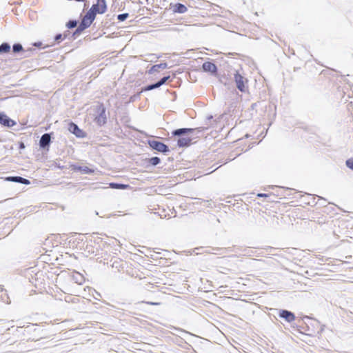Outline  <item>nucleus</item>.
Listing matches in <instances>:
<instances>
[{
    "label": "nucleus",
    "instance_id": "9b49d317",
    "mask_svg": "<svg viewBox=\"0 0 353 353\" xmlns=\"http://www.w3.org/2000/svg\"><path fill=\"white\" fill-rule=\"evenodd\" d=\"M170 6L172 7V11L174 13H185L188 10L187 7L180 3H176L174 5L170 4Z\"/></svg>",
    "mask_w": 353,
    "mask_h": 353
},
{
    "label": "nucleus",
    "instance_id": "9d476101",
    "mask_svg": "<svg viewBox=\"0 0 353 353\" xmlns=\"http://www.w3.org/2000/svg\"><path fill=\"white\" fill-rule=\"evenodd\" d=\"M169 79H170V76L165 77L162 78L157 83L152 84V85H150L145 87L143 89V90L144 91H148V90H153L154 88H157L160 87L161 85H162L163 84H164Z\"/></svg>",
    "mask_w": 353,
    "mask_h": 353
},
{
    "label": "nucleus",
    "instance_id": "bb28decb",
    "mask_svg": "<svg viewBox=\"0 0 353 353\" xmlns=\"http://www.w3.org/2000/svg\"><path fill=\"white\" fill-rule=\"evenodd\" d=\"M257 196L258 197H268V196H269V195L267 194L259 193L257 194Z\"/></svg>",
    "mask_w": 353,
    "mask_h": 353
},
{
    "label": "nucleus",
    "instance_id": "dca6fc26",
    "mask_svg": "<svg viewBox=\"0 0 353 353\" xmlns=\"http://www.w3.org/2000/svg\"><path fill=\"white\" fill-rule=\"evenodd\" d=\"M192 131H193V129H192V128H181V129H178V130H176L175 131H174L173 134L179 136L182 134H185L186 132H191Z\"/></svg>",
    "mask_w": 353,
    "mask_h": 353
},
{
    "label": "nucleus",
    "instance_id": "a878e982",
    "mask_svg": "<svg viewBox=\"0 0 353 353\" xmlns=\"http://www.w3.org/2000/svg\"><path fill=\"white\" fill-rule=\"evenodd\" d=\"M79 170L83 171L85 173H91L92 171L88 168V167H85L83 169H81V168H79Z\"/></svg>",
    "mask_w": 353,
    "mask_h": 353
},
{
    "label": "nucleus",
    "instance_id": "4468645a",
    "mask_svg": "<svg viewBox=\"0 0 353 353\" xmlns=\"http://www.w3.org/2000/svg\"><path fill=\"white\" fill-rule=\"evenodd\" d=\"M192 139L189 137H181L178 139V145L179 147L188 146L191 143Z\"/></svg>",
    "mask_w": 353,
    "mask_h": 353
},
{
    "label": "nucleus",
    "instance_id": "39448f33",
    "mask_svg": "<svg viewBox=\"0 0 353 353\" xmlns=\"http://www.w3.org/2000/svg\"><path fill=\"white\" fill-rule=\"evenodd\" d=\"M149 144L152 148L158 152H167L168 151V147L162 142L158 141H151L149 142Z\"/></svg>",
    "mask_w": 353,
    "mask_h": 353
},
{
    "label": "nucleus",
    "instance_id": "f3484780",
    "mask_svg": "<svg viewBox=\"0 0 353 353\" xmlns=\"http://www.w3.org/2000/svg\"><path fill=\"white\" fill-rule=\"evenodd\" d=\"M10 50V46L7 43H3L0 46V52L1 53H6L8 52Z\"/></svg>",
    "mask_w": 353,
    "mask_h": 353
},
{
    "label": "nucleus",
    "instance_id": "f8f14e48",
    "mask_svg": "<svg viewBox=\"0 0 353 353\" xmlns=\"http://www.w3.org/2000/svg\"><path fill=\"white\" fill-rule=\"evenodd\" d=\"M6 180L9 181L21 183L25 185H29L30 183L29 180L21 176H9L6 178Z\"/></svg>",
    "mask_w": 353,
    "mask_h": 353
},
{
    "label": "nucleus",
    "instance_id": "ddd939ff",
    "mask_svg": "<svg viewBox=\"0 0 353 353\" xmlns=\"http://www.w3.org/2000/svg\"><path fill=\"white\" fill-rule=\"evenodd\" d=\"M50 142V135L49 134H44L42 135L39 144L41 148H45L48 145Z\"/></svg>",
    "mask_w": 353,
    "mask_h": 353
},
{
    "label": "nucleus",
    "instance_id": "2eb2a0df",
    "mask_svg": "<svg viewBox=\"0 0 353 353\" xmlns=\"http://www.w3.org/2000/svg\"><path fill=\"white\" fill-rule=\"evenodd\" d=\"M73 280L78 284L81 285L84 283L85 279L82 274L79 272H75L72 275Z\"/></svg>",
    "mask_w": 353,
    "mask_h": 353
},
{
    "label": "nucleus",
    "instance_id": "1a4fd4ad",
    "mask_svg": "<svg viewBox=\"0 0 353 353\" xmlns=\"http://www.w3.org/2000/svg\"><path fill=\"white\" fill-rule=\"evenodd\" d=\"M279 316L285 319L288 322H292L295 320L294 314L288 310H281L279 313Z\"/></svg>",
    "mask_w": 353,
    "mask_h": 353
},
{
    "label": "nucleus",
    "instance_id": "7ed1b4c3",
    "mask_svg": "<svg viewBox=\"0 0 353 353\" xmlns=\"http://www.w3.org/2000/svg\"><path fill=\"white\" fill-rule=\"evenodd\" d=\"M234 81L236 83L237 88L242 92H245L247 90L248 80L243 77L239 72H236L234 75Z\"/></svg>",
    "mask_w": 353,
    "mask_h": 353
},
{
    "label": "nucleus",
    "instance_id": "aec40b11",
    "mask_svg": "<svg viewBox=\"0 0 353 353\" xmlns=\"http://www.w3.org/2000/svg\"><path fill=\"white\" fill-rule=\"evenodd\" d=\"M12 49L14 52H19L23 50V47L21 44L17 43L13 46Z\"/></svg>",
    "mask_w": 353,
    "mask_h": 353
},
{
    "label": "nucleus",
    "instance_id": "c85d7f7f",
    "mask_svg": "<svg viewBox=\"0 0 353 353\" xmlns=\"http://www.w3.org/2000/svg\"><path fill=\"white\" fill-rule=\"evenodd\" d=\"M21 149H23L25 148V145H24V143H21L20 144V147H19Z\"/></svg>",
    "mask_w": 353,
    "mask_h": 353
},
{
    "label": "nucleus",
    "instance_id": "4be33fe9",
    "mask_svg": "<svg viewBox=\"0 0 353 353\" xmlns=\"http://www.w3.org/2000/svg\"><path fill=\"white\" fill-rule=\"evenodd\" d=\"M77 21H69L67 23V27L68 28H73L77 26Z\"/></svg>",
    "mask_w": 353,
    "mask_h": 353
},
{
    "label": "nucleus",
    "instance_id": "423d86ee",
    "mask_svg": "<svg viewBox=\"0 0 353 353\" xmlns=\"http://www.w3.org/2000/svg\"><path fill=\"white\" fill-rule=\"evenodd\" d=\"M68 130L77 137H84L85 135V132L81 130L77 125L72 122L70 123Z\"/></svg>",
    "mask_w": 353,
    "mask_h": 353
},
{
    "label": "nucleus",
    "instance_id": "a211bd4d",
    "mask_svg": "<svg viewBox=\"0 0 353 353\" xmlns=\"http://www.w3.org/2000/svg\"><path fill=\"white\" fill-rule=\"evenodd\" d=\"M110 186L112 188H116V189H126L127 188L129 187L128 185L114 183H110Z\"/></svg>",
    "mask_w": 353,
    "mask_h": 353
},
{
    "label": "nucleus",
    "instance_id": "5701e85b",
    "mask_svg": "<svg viewBox=\"0 0 353 353\" xmlns=\"http://www.w3.org/2000/svg\"><path fill=\"white\" fill-rule=\"evenodd\" d=\"M167 68V64L165 63H161V64H158V65H155L152 67V69L153 70H157V68Z\"/></svg>",
    "mask_w": 353,
    "mask_h": 353
},
{
    "label": "nucleus",
    "instance_id": "412c9836",
    "mask_svg": "<svg viewBox=\"0 0 353 353\" xmlns=\"http://www.w3.org/2000/svg\"><path fill=\"white\" fill-rule=\"evenodd\" d=\"M345 164L347 168H349L350 170H353V158L348 159Z\"/></svg>",
    "mask_w": 353,
    "mask_h": 353
},
{
    "label": "nucleus",
    "instance_id": "c756f323",
    "mask_svg": "<svg viewBox=\"0 0 353 353\" xmlns=\"http://www.w3.org/2000/svg\"><path fill=\"white\" fill-rule=\"evenodd\" d=\"M287 205H288V203H283V205H284L285 207H286V206H287Z\"/></svg>",
    "mask_w": 353,
    "mask_h": 353
},
{
    "label": "nucleus",
    "instance_id": "20e7f679",
    "mask_svg": "<svg viewBox=\"0 0 353 353\" xmlns=\"http://www.w3.org/2000/svg\"><path fill=\"white\" fill-rule=\"evenodd\" d=\"M107 7L105 0H97V3L93 4L90 9V12L96 17L97 14H103L106 11Z\"/></svg>",
    "mask_w": 353,
    "mask_h": 353
},
{
    "label": "nucleus",
    "instance_id": "cd10ccee",
    "mask_svg": "<svg viewBox=\"0 0 353 353\" xmlns=\"http://www.w3.org/2000/svg\"><path fill=\"white\" fill-rule=\"evenodd\" d=\"M61 37H62V35H61V34H57V35L55 37V40H56V41H59V39H61Z\"/></svg>",
    "mask_w": 353,
    "mask_h": 353
},
{
    "label": "nucleus",
    "instance_id": "393cba45",
    "mask_svg": "<svg viewBox=\"0 0 353 353\" xmlns=\"http://www.w3.org/2000/svg\"><path fill=\"white\" fill-rule=\"evenodd\" d=\"M127 17H128V14H121L118 16V19L120 21H123L124 19H126Z\"/></svg>",
    "mask_w": 353,
    "mask_h": 353
},
{
    "label": "nucleus",
    "instance_id": "6e6552de",
    "mask_svg": "<svg viewBox=\"0 0 353 353\" xmlns=\"http://www.w3.org/2000/svg\"><path fill=\"white\" fill-rule=\"evenodd\" d=\"M0 123L6 127H12L16 124V122L10 119L6 114L1 113Z\"/></svg>",
    "mask_w": 353,
    "mask_h": 353
},
{
    "label": "nucleus",
    "instance_id": "f257e3e1",
    "mask_svg": "<svg viewBox=\"0 0 353 353\" xmlns=\"http://www.w3.org/2000/svg\"><path fill=\"white\" fill-rule=\"evenodd\" d=\"M96 110L98 114L94 117V121L98 125L102 126L107 122L105 108L104 107L103 104L101 103L97 106Z\"/></svg>",
    "mask_w": 353,
    "mask_h": 353
},
{
    "label": "nucleus",
    "instance_id": "b1692460",
    "mask_svg": "<svg viewBox=\"0 0 353 353\" xmlns=\"http://www.w3.org/2000/svg\"><path fill=\"white\" fill-rule=\"evenodd\" d=\"M143 303L150 305H159L161 304V303L152 301H143Z\"/></svg>",
    "mask_w": 353,
    "mask_h": 353
},
{
    "label": "nucleus",
    "instance_id": "6ab92c4d",
    "mask_svg": "<svg viewBox=\"0 0 353 353\" xmlns=\"http://www.w3.org/2000/svg\"><path fill=\"white\" fill-rule=\"evenodd\" d=\"M149 162L152 165H157L160 162V159L159 157H152L149 159Z\"/></svg>",
    "mask_w": 353,
    "mask_h": 353
},
{
    "label": "nucleus",
    "instance_id": "0eeeda50",
    "mask_svg": "<svg viewBox=\"0 0 353 353\" xmlns=\"http://www.w3.org/2000/svg\"><path fill=\"white\" fill-rule=\"evenodd\" d=\"M202 68L205 72H210L212 74H216L217 67L210 61H206L203 63Z\"/></svg>",
    "mask_w": 353,
    "mask_h": 353
},
{
    "label": "nucleus",
    "instance_id": "f03ea898",
    "mask_svg": "<svg viewBox=\"0 0 353 353\" xmlns=\"http://www.w3.org/2000/svg\"><path fill=\"white\" fill-rule=\"evenodd\" d=\"M94 19L95 16L92 13V12L88 11L82 19L77 30L81 32L90 27Z\"/></svg>",
    "mask_w": 353,
    "mask_h": 353
}]
</instances>
